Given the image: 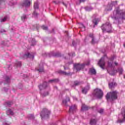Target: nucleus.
I'll use <instances>...</instances> for the list:
<instances>
[{
	"label": "nucleus",
	"instance_id": "21",
	"mask_svg": "<svg viewBox=\"0 0 125 125\" xmlns=\"http://www.w3.org/2000/svg\"><path fill=\"white\" fill-rule=\"evenodd\" d=\"M6 114L8 115H10L11 116H13V115H14V112H13L12 109H9L6 111Z\"/></svg>",
	"mask_w": 125,
	"mask_h": 125
},
{
	"label": "nucleus",
	"instance_id": "37",
	"mask_svg": "<svg viewBox=\"0 0 125 125\" xmlns=\"http://www.w3.org/2000/svg\"><path fill=\"white\" fill-rule=\"evenodd\" d=\"M26 19H27V16H26L25 15H23L21 17V20H22V21H25V20H26Z\"/></svg>",
	"mask_w": 125,
	"mask_h": 125
},
{
	"label": "nucleus",
	"instance_id": "13",
	"mask_svg": "<svg viewBox=\"0 0 125 125\" xmlns=\"http://www.w3.org/2000/svg\"><path fill=\"white\" fill-rule=\"evenodd\" d=\"M118 3V2L117 1H112L111 4H108L107 7L109 8V9H107V10H112V8H113V5H117Z\"/></svg>",
	"mask_w": 125,
	"mask_h": 125
},
{
	"label": "nucleus",
	"instance_id": "49",
	"mask_svg": "<svg viewBox=\"0 0 125 125\" xmlns=\"http://www.w3.org/2000/svg\"><path fill=\"white\" fill-rule=\"evenodd\" d=\"M3 90H4V91H7V90H8V88L5 89V88H3Z\"/></svg>",
	"mask_w": 125,
	"mask_h": 125
},
{
	"label": "nucleus",
	"instance_id": "47",
	"mask_svg": "<svg viewBox=\"0 0 125 125\" xmlns=\"http://www.w3.org/2000/svg\"><path fill=\"white\" fill-rule=\"evenodd\" d=\"M0 33H5V30L4 29H1L0 30Z\"/></svg>",
	"mask_w": 125,
	"mask_h": 125
},
{
	"label": "nucleus",
	"instance_id": "54",
	"mask_svg": "<svg viewBox=\"0 0 125 125\" xmlns=\"http://www.w3.org/2000/svg\"><path fill=\"white\" fill-rule=\"evenodd\" d=\"M55 56H58V57H59V56H60V55H57V54H56Z\"/></svg>",
	"mask_w": 125,
	"mask_h": 125
},
{
	"label": "nucleus",
	"instance_id": "19",
	"mask_svg": "<svg viewBox=\"0 0 125 125\" xmlns=\"http://www.w3.org/2000/svg\"><path fill=\"white\" fill-rule=\"evenodd\" d=\"M58 73H59V74H61L62 75H64L65 76H68V75H70V73H69V72L67 73V72L63 71L62 70H59L58 71Z\"/></svg>",
	"mask_w": 125,
	"mask_h": 125
},
{
	"label": "nucleus",
	"instance_id": "25",
	"mask_svg": "<svg viewBox=\"0 0 125 125\" xmlns=\"http://www.w3.org/2000/svg\"><path fill=\"white\" fill-rule=\"evenodd\" d=\"M90 125H96V120L92 119L90 121Z\"/></svg>",
	"mask_w": 125,
	"mask_h": 125
},
{
	"label": "nucleus",
	"instance_id": "10",
	"mask_svg": "<svg viewBox=\"0 0 125 125\" xmlns=\"http://www.w3.org/2000/svg\"><path fill=\"white\" fill-rule=\"evenodd\" d=\"M31 2L32 0H24L23 2L21 4V5L25 7H29L31 5Z\"/></svg>",
	"mask_w": 125,
	"mask_h": 125
},
{
	"label": "nucleus",
	"instance_id": "31",
	"mask_svg": "<svg viewBox=\"0 0 125 125\" xmlns=\"http://www.w3.org/2000/svg\"><path fill=\"white\" fill-rule=\"evenodd\" d=\"M84 1H85V0H78L76 1V4H81V2H84Z\"/></svg>",
	"mask_w": 125,
	"mask_h": 125
},
{
	"label": "nucleus",
	"instance_id": "33",
	"mask_svg": "<svg viewBox=\"0 0 125 125\" xmlns=\"http://www.w3.org/2000/svg\"><path fill=\"white\" fill-rule=\"evenodd\" d=\"M93 8L91 7H85V10L86 11H90V10H92Z\"/></svg>",
	"mask_w": 125,
	"mask_h": 125
},
{
	"label": "nucleus",
	"instance_id": "36",
	"mask_svg": "<svg viewBox=\"0 0 125 125\" xmlns=\"http://www.w3.org/2000/svg\"><path fill=\"white\" fill-rule=\"evenodd\" d=\"M117 73H118V72H119V74H123V72H124V70H123V68H118V70H117Z\"/></svg>",
	"mask_w": 125,
	"mask_h": 125
},
{
	"label": "nucleus",
	"instance_id": "27",
	"mask_svg": "<svg viewBox=\"0 0 125 125\" xmlns=\"http://www.w3.org/2000/svg\"><path fill=\"white\" fill-rule=\"evenodd\" d=\"M9 18L8 16H5L3 19L0 20V22L1 23L3 22H5V21H7V20H8Z\"/></svg>",
	"mask_w": 125,
	"mask_h": 125
},
{
	"label": "nucleus",
	"instance_id": "26",
	"mask_svg": "<svg viewBox=\"0 0 125 125\" xmlns=\"http://www.w3.org/2000/svg\"><path fill=\"white\" fill-rule=\"evenodd\" d=\"M117 85V84L115 83H109V88H113Z\"/></svg>",
	"mask_w": 125,
	"mask_h": 125
},
{
	"label": "nucleus",
	"instance_id": "57",
	"mask_svg": "<svg viewBox=\"0 0 125 125\" xmlns=\"http://www.w3.org/2000/svg\"><path fill=\"white\" fill-rule=\"evenodd\" d=\"M124 46L125 47V44H124Z\"/></svg>",
	"mask_w": 125,
	"mask_h": 125
},
{
	"label": "nucleus",
	"instance_id": "48",
	"mask_svg": "<svg viewBox=\"0 0 125 125\" xmlns=\"http://www.w3.org/2000/svg\"><path fill=\"white\" fill-rule=\"evenodd\" d=\"M4 1H3V0H0V4H1V3H3Z\"/></svg>",
	"mask_w": 125,
	"mask_h": 125
},
{
	"label": "nucleus",
	"instance_id": "12",
	"mask_svg": "<svg viewBox=\"0 0 125 125\" xmlns=\"http://www.w3.org/2000/svg\"><path fill=\"white\" fill-rule=\"evenodd\" d=\"M48 86V83L45 82L42 84L39 85V89H40V90H42V89L46 88Z\"/></svg>",
	"mask_w": 125,
	"mask_h": 125
},
{
	"label": "nucleus",
	"instance_id": "30",
	"mask_svg": "<svg viewBox=\"0 0 125 125\" xmlns=\"http://www.w3.org/2000/svg\"><path fill=\"white\" fill-rule=\"evenodd\" d=\"M38 8H39V2L37 1L34 3V9H38Z\"/></svg>",
	"mask_w": 125,
	"mask_h": 125
},
{
	"label": "nucleus",
	"instance_id": "9",
	"mask_svg": "<svg viewBox=\"0 0 125 125\" xmlns=\"http://www.w3.org/2000/svg\"><path fill=\"white\" fill-rule=\"evenodd\" d=\"M122 115L123 116L124 119L122 120L119 119L117 121V123H120V124L125 123V107L122 109Z\"/></svg>",
	"mask_w": 125,
	"mask_h": 125
},
{
	"label": "nucleus",
	"instance_id": "35",
	"mask_svg": "<svg viewBox=\"0 0 125 125\" xmlns=\"http://www.w3.org/2000/svg\"><path fill=\"white\" fill-rule=\"evenodd\" d=\"M48 94H49L48 91H46V92H45L42 93V97H44L45 96H47V95H48Z\"/></svg>",
	"mask_w": 125,
	"mask_h": 125
},
{
	"label": "nucleus",
	"instance_id": "58",
	"mask_svg": "<svg viewBox=\"0 0 125 125\" xmlns=\"http://www.w3.org/2000/svg\"><path fill=\"white\" fill-rule=\"evenodd\" d=\"M74 99H75V100H77V99L75 98H74Z\"/></svg>",
	"mask_w": 125,
	"mask_h": 125
},
{
	"label": "nucleus",
	"instance_id": "38",
	"mask_svg": "<svg viewBox=\"0 0 125 125\" xmlns=\"http://www.w3.org/2000/svg\"><path fill=\"white\" fill-rule=\"evenodd\" d=\"M16 65L17 67H21V66L22 65L21 62H17Z\"/></svg>",
	"mask_w": 125,
	"mask_h": 125
},
{
	"label": "nucleus",
	"instance_id": "51",
	"mask_svg": "<svg viewBox=\"0 0 125 125\" xmlns=\"http://www.w3.org/2000/svg\"><path fill=\"white\" fill-rule=\"evenodd\" d=\"M114 64H115V66H118V62H115Z\"/></svg>",
	"mask_w": 125,
	"mask_h": 125
},
{
	"label": "nucleus",
	"instance_id": "3",
	"mask_svg": "<svg viewBox=\"0 0 125 125\" xmlns=\"http://www.w3.org/2000/svg\"><path fill=\"white\" fill-rule=\"evenodd\" d=\"M117 92L116 91L110 92L109 93H107L106 98L107 101H110L111 102V101H113V100H115V99H117Z\"/></svg>",
	"mask_w": 125,
	"mask_h": 125
},
{
	"label": "nucleus",
	"instance_id": "55",
	"mask_svg": "<svg viewBox=\"0 0 125 125\" xmlns=\"http://www.w3.org/2000/svg\"><path fill=\"white\" fill-rule=\"evenodd\" d=\"M63 67H64V70H67V69H68V68H66V67H65V66H64Z\"/></svg>",
	"mask_w": 125,
	"mask_h": 125
},
{
	"label": "nucleus",
	"instance_id": "4",
	"mask_svg": "<svg viewBox=\"0 0 125 125\" xmlns=\"http://www.w3.org/2000/svg\"><path fill=\"white\" fill-rule=\"evenodd\" d=\"M94 97L97 98V99H101L103 97V91L102 90L99 88H96L94 90L93 93Z\"/></svg>",
	"mask_w": 125,
	"mask_h": 125
},
{
	"label": "nucleus",
	"instance_id": "56",
	"mask_svg": "<svg viewBox=\"0 0 125 125\" xmlns=\"http://www.w3.org/2000/svg\"><path fill=\"white\" fill-rule=\"evenodd\" d=\"M73 63V62H69L68 64H72Z\"/></svg>",
	"mask_w": 125,
	"mask_h": 125
},
{
	"label": "nucleus",
	"instance_id": "28",
	"mask_svg": "<svg viewBox=\"0 0 125 125\" xmlns=\"http://www.w3.org/2000/svg\"><path fill=\"white\" fill-rule=\"evenodd\" d=\"M5 83L7 84H8L9 83H10V79H9V77H8V76L5 77Z\"/></svg>",
	"mask_w": 125,
	"mask_h": 125
},
{
	"label": "nucleus",
	"instance_id": "16",
	"mask_svg": "<svg viewBox=\"0 0 125 125\" xmlns=\"http://www.w3.org/2000/svg\"><path fill=\"white\" fill-rule=\"evenodd\" d=\"M37 71H39V73H42L43 72V64L40 63L39 64V68H36Z\"/></svg>",
	"mask_w": 125,
	"mask_h": 125
},
{
	"label": "nucleus",
	"instance_id": "59",
	"mask_svg": "<svg viewBox=\"0 0 125 125\" xmlns=\"http://www.w3.org/2000/svg\"><path fill=\"white\" fill-rule=\"evenodd\" d=\"M64 59H66V57H64Z\"/></svg>",
	"mask_w": 125,
	"mask_h": 125
},
{
	"label": "nucleus",
	"instance_id": "42",
	"mask_svg": "<svg viewBox=\"0 0 125 125\" xmlns=\"http://www.w3.org/2000/svg\"><path fill=\"white\" fill-rule=\"evenodd\" d=\"M98 112H99L100 114H103V112H104V109H100L98 110Z\"/></svg>",
	"mask_w": 125,
	"mask_h": 125
},
{
	"label": "nucleus",
	"instance_id": "43",
	"mask_svg": "<svg viewBox=\"0 0 125 125\" xmlns=\"http://www.w3.org/2000/svg\"><path fill=\"white\" fill-rule=\"evenodd\" d=\"M31 42H32V45H35V44H36V41H35V39H32Z\"/></svg>",
	"mask_w": 125,
	"mask_h": 125
},
{
	"label": "nucleus",
	"instance_id": "32",
	"mask_svg": "<svg viewBox=\"0 0 125 125\" xmlns=\"http://www.w3.org/2000/svg\"><path fill=\"white\" fill-rule=\"evenodd\" d=\"M28 117L30 120H35V117L33 114H29Z\"/></svg>",
	"mask_w": 125,
	"mask_h": 125
},
{
	"label": "nucleus",
	"instance_id": "15",
	"mask_svg": "<svg viewBox=\"0 0 125 125\" xmlns=\"http://www.w3.org/2000/svg\"><path fill=\"white\" fill-rule=\"evenodd\" d=\"M77 110V105H73L70 107L69 108V113H74Z\"/></svg>",
	"mask_w": 125,
	"mask_h": 125
},
{
	"label": "nucleus",
	"instance_id": "14",
	"mask_svg": "<svg viewBox=\"0 0 125 125\" xmlns=\"http://www.w3.org/2000/svg\"><path fill=\"white\" fill-rule=\"evenodd\" d=\"M90 87L89 86V84H87L86 87L82 89V93L83 94H86L87 93V91L89 90Z\"/></svg>",
	"mask_w": 125,
	"mask_h": 125
},
{
	"label": "nucleus",
	"instance_id": "6",
	"mask_svg": "<svg viewBox=\"0 0 125 125\" xmlns=\"http://www.w3.org/2000/svg\"><path fill=\"white\" fill-rule=\"evenodd\" d=\"M101 29L103 32L106 31L107 33H111L112 32V25L109 22H106L105 24H103L101 27Z\"/></svg>",
	"mask_w": 125,
	"mask_h": 125
},
{
	"label": "nucleus",
	"instance_id": "1",
	"mask_svg": "<svg viewBox=\"0 0 125 125\" xmlns=\"http://www.w3.org/2000/svg\"><path fill=\"white\" fill-rule=\"evenodd\" d=\"M113 19L115 20H119V19H125V13L123 12V10L120 9V7L116 8L113 11V16L112 17Z\"/></svg>",
	"mask_w": 125,
	"mask_h": 125
},
{
	"label": "nucleus",
	"instance_id": "23",
	"mask_svg": "<svg viewBox=\"0 0 125 125\" xmlns=\"http://www.w3.org/2000/svg\"><path fill=\"white\" fill-rule=\"evenodd\" d=\"M81 110L82 111H87L88 110V107L84 104H83Z\"/></svg>",
	"mask_w": 125,
	"mask_h": 125
},
{
	"label": "nucleus",
	"instance_id": "29",
	"mask_svg": "<svg viewBox=\"0 0 125 125\" xmlns=\"http://www.w3.org/2000/svg\"><path fill=\"white\" fill-rule=\"evenodd\" d=\"M16 2H14L13 0H10L9 4V5H15L16 4Z\"/></svg>",
	"mask_w": 125,
	"mask_h": 125
},
{
	"label": "nucleus",
	"instance_id": "11",
	"mask_svg": "<svg viewBox=\"0 0 125 125\" xmlns=\"http://www.w3.org/2000/svg\"><path fill=\"white\" fill-rule=\"evenodd\" d=\"M35 55V53H26L23 55L24 58H31V59H34V57Z\"/></svg>",
	"mask_w": 125,
	"mask_h": 125
},
{
	"label": "nucleus",
	"instance_id": "17",
	"mask_svg": "<svg viewBox=\"0 0 125 125\" xmlns=\"http://www.w3.org/2000/svg\"><path fill=\"white\" fill-rule=\"evenodd\" d=\"M70 101V98H66L65 100H63L62 101V105L64 106H68V104H67V103Z\"/></svg>",
	"mask_w": 125,
	"mask_h": 125
},
{
	"label": "nucleus",
	"instance_id": "34",
	"mask_svg": "<svg viewBox=\"0 0 125 125\" xmlns=\"http://www.w3.org/2000/svg\"><path fill=\"white\" fill-rule=\"evenodd\" d=\"M33 17H35V18H37L38 16H39V14L37 13V12L35 11L33 13Z\"/></svg>",
	"mask_w": 125,
	"mask_h": 125
},
{
	"label": "nucleus",
	"instance_id": "44",
	"mask_svg": "<svg viewBox=\"0 0 125 125\" xmlns=\"http://www.w3.org/2000/svg\"><path fill=\"white\" fill-rule=\"evenodd\" d=\"M80 28H83V30L85 29V27L84 26V25L83 23L80 24Z\"/></svg>",
	"mask_w": 125,
	"mask_h": 125
},
{
	"label": "nucleus",
	"instance_id": "2",
	"mask_svg": "<svg viewBox=\"0 0 125 125\" xmlns=\"http://www.w3.org/2000/svg\"><path fill=\"white\" fill-rule=\"evenodd\" d=\"M109 61L111 62H108V67L110 68L111 70L107 69V72L109 75L114 76L117 74V71L115 70V66H114V62H113V59H110Z\"/></svg>",
	"mask_w": 125,
	"mask_h": 125
},
{
	"label": "nucleus",
	"instance_id": "5",
	"mask_svg": "<svg viewBox=\"0 0 125 125\" xmlns=\"http://www.w3.org/2000/svg\"><path fill=\"white\" fill-rule=\"evenodd\" d=\"M49 115H50V111L46 108L43 109L40 114L42 120L48 119L49 118Z\"/></svg>",
	"mask_w": 125,
	"mask_h": 125
},
{
	"label": "nucleus",
	"instance_id": "53",
	"mask_svg": "<svg viewBox=\"0 0 125 125\" xmlns=\"http://www.w3.org/2000/svg\"><path fill=\"white\" fill-rule=\"evenodd\" d=\"M53 2L54 3H56V4H57V3H58L57 2H56V1H54Z\"/></svg>",
	"mask_w": 125,
	"mask_h": 125
},
{
	"label": "nucleus",
	"instance_id": "46",
	"mask_svg": "<svg viewBox=\"0 0 125 125\" xmlns=\"http://www.w3.org/2000/svg\"><path fill=\"white\" fill-rule=\"evenodd\" d=\"M3 125H9L6 122L4 121L3 122Z\"/></svg>",
	"mask_w": 125,
	"mask_h": 125
},
{
	"label": "nucleus",
	"instance_id": "8",
	"mask_svg": "<svg viewBox=\"0 0 125 125\" xmlns=\"http://www.w3.org/2000/svg\"><path fill=\"white\" fill-rule=\"evenodd\" d=\"M106 57V56L104 55V57H103L101 60L99 61L98 64L102 68V69H104V66H105V58Z\"/></svg>",
	"mask_w": 125,
	"mask_h": 125
},
{
	"label": "nucleus",
	"instance_id": "50",
	"mask_svg": "<svg viewBox=\"0 0 125 125\" xmlns=\"http://www.w3.org/2000/svg\"><path fill=\"white\" fill-rule=\"evenodd\" d=\"M62 4H63V5L65 6V7H67V4H65V3H64L63 2H62Z\"/></svg>",
	"mask_w": 125,
	"mask_h": 125
},
{
	"label": "nucleus",
	"instance_id": "22",
	"mask_svg": "<svg viewBox=\"0 0 125 125\" xmlns=\"http://www.w3.org/2000/svg\"><path fill=\"white\" fill-rule=\"evenodd\" d=\"M89 72L92 75H96V70L94 68H90Z\"/></svg>",
	"mask_w": 125,
	"mask_h": 125
},
{
	"label": "nucleus",
	"instance_id": "24",
	"mask_svg": "<svg viewBox=\"0 0 125 125\" xmlns=\"http://www.w3.org/2000/svg\"><path fill=\"white\" fill-rule=\"evenodd\" d=\"M58 82H59V80L57 79H56L49 80L48 83H58Z\"/></svg>",
	"mask_w": 125,
	"mask_h": 125
},
{
	"label": "nucleus",
	"instance_id": "40",
	"mask_svg": "<svg viewBox=\"0 0 125 125\" xmlns=\"http://www.w3.org/2000/svg\"><path fill=\"white\" fill-rule=\"evenodd\" d=\"M81 84V82H79V81H75L74 82V85H79Z\"/></svg>",
	"mask_w": 125,
	"mask_h": 125
},
{
	"label": "nucleus",
	"instance_id": "41",
	"mask_svg": "<svg viewBox=\"0 0 125 125\" xmlns=\"http://www.w3.org/2000/svg\"><path fill=\"white\" fill-rule=\"evenodd\" d=\"M42 28L43 29V30H45V31H47L48 30L47 26H45L44 25L42 26Z\"/></svg>",
	"mask_w": 125,
	"mask_h": 125
},
{
	"label": "nucleus",
	"instance_id": "52",
	"mask_svg": "<svg viewBox=\"0 0 125 125\" xmlns=\"http://www.w3.org/2000/svg\"><path fill=\"white\" fill-rule=\"evenodd\" d=\"M72 44H73V46L75 45V41H73V42H72Z\"/></svg>",
	"mask_w": 125,
	"mask_h": 125
},
{
	"label": "nucleus",
	"instance_id": "7",
	"mask_svg": "<svg viewBox=\"0 0 125 125\" xmlns=\"http://www.w3.org/2000/svg\"><path fill=\"white\" fill-rule=\"evenodd\" d=\"M85 65H89V62H88L85 64H80V63H77L74 64V67L77 71H80V70H82V69H83L84 68Z\"/></svg>",
	"mask_w": 125,
	"mask_h": 125
},
{
	"label": "nucleus",
	"instance_id": "45",
	"mask_svg": "<svg viewBox=\"0 0 125 125\" xmlns=\"http://www.w3.org/2000/svg\"><path fill=\"white\" fill-rule=\"evenodd\" d=\"M68 55L69 56L74 57V56H75L76 55V54H75V53L73 52V53H72V54L71 53H69Z\"/></svg>",
	"mask_w": 125,
	"mask_h": 125
},
{
	"label": "nucleus",
	"instance_id": "39",
	"mask_svg": "<svg viewBox=\"0 0 125 125\" xmlns=\"http://www.w3.org/2000/svg\"><path fill=\"white\" fill-rule=\"evenodd\" d=\"M12 104V102L9 101H7L5 103V105H6L7 106H10V105H11Z\"/></svg>",
	"mask_w": 125,
	"mask_h": 125
},
{
	"label": "nucleus",
	"instance_id": "20",
	"mask_svg": "<svg viewBox=\"0 0 125 125\" xmlns=\"http://www.w3.org/2000/svg\"><path fill=\"white\" fill-rule=\"evenodd\" d=\"M99 21H100V20L99 19H95L93 20V23L94 24V27H95L98 23H99Z\"/></svg>",
	"mask_w": 125,
	"mask_h": 125
},
{
	"label": "nucleus",
	"instance_id": "18",
	"mask_svg": "<svg viewBox=\"0 0 125 125\" xmlns=\"http://www.w3.org/2000/svg\"><path fill=\"white\" fill-rule=\"evenodd\" d=\"M89 37L90 38H92L91 43H92V44H94V43H96V42L95 41V39L94 38V36H93V34H90L89 35Z\"/></svg>",
	"mask_w": 125,
	"mask_h": 125
}]
</instances>
